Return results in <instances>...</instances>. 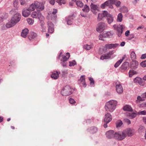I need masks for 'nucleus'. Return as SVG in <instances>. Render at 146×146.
Segmentation results:
<instances>
[{
	"label": "nucleus",
	"instance_id": "52",
	"mask_svg": "<svg viewBox=\"0 0 146 146\" xmlns=\"http://www.w3.org/2000/svg\"><path fill=\"white\" fill-rule=\"evenodd\" d=\"M14 5L15 7L17 8H18V2L17 1H15L14 3Z\"/></svg>",
	"mask_w": 146,
	"mask_h": 146
},
{
	"label": "nucleus",
	"instance_id": "51",
	"mask_svg": "<svg viewBox=\"0 0 146 146\" xmlns=\"http://www.w3.org/2000/svg\"><path fill=\"white\" fill-rule=\"evenodd\" d=\"M115 5L117 7H119L121 3L119 1H118L115 3Z\"/></svg>",
	"mask_w": 146,
	"mask_h": 146
},
{
	"label": "nucleus",
	"instance_id": "15",
	"mask_svg": "<svg viewBox=\"0 0 146 146\" xmlns=\"http://www.w3.org/2000/svg\"><path fill=\"white\" fill-rule=\"evenodd\" d=\"M116 90L118 94H121L123 92V88L120 84H119L116 85Z\"/></svg>",
	"mask_w": 146,
	"mask_h": 146
},
{
	"label": "nucleus",
	"instance_id": "3",
	"mask_svg": "<svg viewBox=\"0 0 146 146\" xmlns=\"http://www.w3.org/2000/svg\"><path fill=\"white\" fill-rule=\"evenodd\" d=\"M72 90L69 86H66L62 90L61 93L63 96H68L72 93Z\"/></svg>",
	"mask_w": 146,
	"mask_h": 146
},
{
	"label": "nucleus",
	"instance_id": "12",
	"mask_svg": "<svg viewBox=\"0 0 146 146\" xmlns=\"http://www.w3.org/2000/svg\"><path fill=\"white\" fill-rule=\"evenodd\" d=\"M112 120L111 115L109 113H107L105 115L104 121L106 123H108Z\"/></svg>",
	"mask_w": 146,
	"mask_h": 146
},
{
	"label": "nucleus",
	"instance_id": "57",
	"mask_svg": "<svg viewBox=\"0 0 146 146\" xmlns=\"http://www.w3.org/2000/svg\"><path fill=\"white\" fill-rule=\"evenodd\" d=\"M57 13V10L56 9H54L52 12V13L53 15H55Z\"/></svg>",
	"mask_w": 146,
	"mask_h": 146
},
{
	"label": "nucleus",
	"instance_id": "11",
	"mask_svg": "<svg viewBox=\"0 0 146 146\" xmlns=\"http://www.w3.org/2000/svg\"><path fill=\"white\" fill-rule=\"evenodd\" d=\"M124 131L125 132V133L129 137L132 136L134 133V130L130 128H128Z\"/></svg>",
	"mask_w": 146,
	"mask_h": 146
},
{
	"label": "nucleus",
	"instance_id": "38",
	"mask_svg": "<svg viewBox=\"0 0 146 146\" xmlns=\"http://www.w3.org/2000/svg\"><path fill=\"white\" fill-rule=\"evenodd\" d=\"M110 57V56H108V54H105L104 55H102L100 58L102 60H103L105 59H107Z\"/></svg>",
	"mask_w": 146,
	"mask_h": 146
},
{
	"label": "nucleus",
	"instance_id": "54",
	"mask_svg": "<svg viewBox=\"0 0 146 146\" xmlns=\"http://www.w3.org/2000/svg\"><path fill=\"white\" fill-rule=\"evenodd\" d=\"M103 38H104L103 36V35H100L99 36V39L100 40H104L103 39Z\"/></svg>",
	"mask_w": 146,
	"mask_h": 146
},
{
	"label": "nucleus",
	"instance_id": "50",
	"mask_svg": "<svg viewBox=\"0 0 146 146\" xmlns=\"http://www.w3.org/2000/svg\"><path fill=\"white\" fill-rule=\"evenodd\" d=\"M69 100L70 103L71 104H74L76 102L72 98H70Z\"/></svg>",
	"mask_w": 146,
	"mask_h": 146
},
{
	"label": "nucleus",
	"instance_id": "48",
	"mask_svg": "<svg viewBox=\"0 0 146 146\" xmlns=\"http://www.w3.org/2000/svg\"><path fill=\"white\" fill-rule=\"evenodd\" d=\"M124 122L129 125L131 124V121L130 120L128 119H124Z\"/></svg>",
	"mask_w": 146,
	"mask_h": 146
},
{
	"label": "nucleus",
	"instance_id": "13",
	"mask_svg": "<svg viewBox=\"0 0 146 146\" xmlns=\"http://www.w3.org/2000/svg\"><path fill=\"white\" fill-rule=\"evenodd\" d=\"M119 44H107L105 45L107 48L111 49L115 48L117 47Z\"/></svg>",
	"mask_w": 146,
	"mask_h": 146
},
{
	"label": "nucleus",
	"instance_id": "30",
	"mask_svg": "<svg viewBox=\"0 0 146 146\" xmlns=\"http://www.w3.org/2000/svg\"><path fill=\"white\" fill-rule=\"evenodd\" d=\"M123 16L121 13H119L117 16V21L118 22H121L122 21Z\"/></svg>",
	"mask_w": 146,
	"mask_h": 146
},
{
	"label": "nucleus",
	"instance_id": "10",
	"mask_svg": "<svg viewBox=\"0 0 146 146\" xmlns=\"http://www.w3.org/2000/svg\"><path fill=\"white\" fill-rule=\"evenodd\" d=\"M35 2L36 9L37 10L40 11L44 9V6L42 3L39 2L37 1H35Z\"/></svg>",
	"mask_w": 146,
	"mask_h": 146
},
{
	"label": "nucleus",
	"instance_id": "24",
	"mask_svg": "<svg viewBox=\"0 0 146 146\" xmlns=\"http://www.w3.org/2000/svg\"><path fill=\"white\" fill-rule=\"evenodd\" d=\"M27 9L26 10H24L22 12V14L23 16L25 17H28L30 14V11H28Z\"/></svg>",
	"mask_w": 146,
	"mask_h": 146
},
{
	"label": "nucleus",
	"instance_id": "58",
	"mask_svg": "<svg viewBox=\"0 0 146 146\" xmlns=\"http://www.w3.org/2000/svg\"><path fill=\"white\" fill-rule=\"evenodd\" d=\"M113 54V51H111L110 52L108 53V56H110V57L111 55L112 54Z\"/></svg>",
	"mask_w": 146,
	"mask_h": 146
},
{
	"label": "nucleus",
	"instance_id": "26",
	"mask_svg": "<svg viewBox=\"0 0 146 146\" xmlns=\"http://www.w3.org/2000/svg\"><path fill=\"white\" fill-rule=\"evenodd\" d=\"M73 19V17L72 16H69L66 19L67 24L68 25H70L72 23V22L71 21V19Z\"/></svg>",
	"mask_w": 146,
	"mask_h": 146
},
{
	"label": "nucleus",
	"instance_id": "32",
	"mask_svg": "<svg viewBox=\"0 0 146 146\" xmlns=\"http://www.w3.org/2000/svg\"><path fill=\"white\" fill-rule=\"evenodd\" d=\"M58 76V74L57 72L56 73L52 74L51 76V78L55 79H57Z\"/></svg>",
	"mask_w": 146,
	"mask_h": 146
},
{
	"label": "nucleus",
	"instance_id": "17",
	"mask_svg": "<svg viewBox=\"0 0 146 146\" xmlns=\"http://www.w3.org/2000/svg\"><path fill=\"white\" fill-rule=\"evenodd\" d=\"M35 9H36V6L34 2L30 5L27 9L29 11H34Z\"/></svg>",
	"mask_w": 146,
	"mask_h": 146
},
{
	"label": "nucleus",
	"instance_id": "64",
	"mask_svg": "<svg viewBox=\"0 0 146 146\" xmlns=\"http://www.w3.org/2000/svg\"><path fill=\"white\" fill-rule=\"evenodd\" d=\"M145 106L146 107V104H142L141 105V107H143V106Z\"/></svg>",
	"mask_w": 146,
	"mask_h": 146
},
{
	"label": "nucleus",
	"instance_id": "18",
	"mask_svg": "<svg viewBox=\"0 0 146 146\" xmlns=\"http://www.w3.org/2000/svg\"><path fill=\"white\" fill-rule=\"evenodd\" d=\"M146 98V92L143 93L141 96H139L137 97V102L142 101L145 100V99Z\"/></svg>",
	"mask_w": 146,
	"mask_h": 146
},
{
	"label": "nucleus",
	"instance_id": "16",
	"mask_svg": "<svg viewBox=\"0 0 146 146\" xmlns=\"http://www.w3.org/2000/svg\"><path fill=\"white\" fill-rule=\"evenodd\" d=\"M125 115L127 117H129L131 119L135 117L137 115L136 112L127 113H126Z\"/></svg>",
	"mask_w": 146,
	"mask_h": 146
},
{
	"label": "nucleus",
	"instance_id": "6",
	"mask_svg": "<svg viewBox=\"0 0 146 146\" xmlns=\"http://www.w3.org/2000/svg\"><path fill=\"white\" fill-rule=\"evenodd\" d=\"M31 16L33 18H37L40 20L44 18L41 13L38 11L33 12L32 13Z\"/></svg>",
	"mask_w": 146,
	"mask_h": 146
},
{
	"label": "nucleus",
	"instance_id": "9",
	"mask_svg": "<svg viewBox=\"0 0 146 146\" xmlns=\"http://www.w3.org/2000/svg\"><path fill=\"white\" fill-rule=\"evenodd\" d=\"M116 133H115L113 130H110L106 133V137L108 138H115V134Z\"/></svg>",
	"mask_w": 146,
	"mask_h": 146
},
{
	"label": "nucleus",
	"instance_id": "27",
	"mask_svg": "<svg viewBox=\"0 0 146 146\" xmlns=\"http://www.w3.org/2000/svg\"><path fill=\"white\" fill-rule=\"evenodd\" d=\"M137 83H138L141 86H144V83L143 80L141 78L139 77H137Z\"/></svg>",
	"mask_w": 146,
	"mask_h": 146
},
{
	"label": "nucleus",
	"instance_id": "14",
	"mask_svg": "<svg viewBox=\"0 0 146 146\" xmlns=\"http://www.w3.org/2000/svg\"><path fill=\"white\" fill-rule=\"evenodd\" d=\"M48 31L50 33H52L54 31L53 25L50 22H48Z\"/></svg>",
	"mask_w": 146,
	"mask_h": 146
},
{
	"label": "nucleus",
	"instance_id": "59",
	"mask_svg": "<svg viewBox=\"0 0 146 146\" xmlns=\"http://www.w3.org/2000/svg\"><path fill=\"white\" fill-rule=\"evenodd\" d=\"M50 3L52 5H54L55 3V0H50Z\"/></svg>",
	"mask_w": 146,
	"mask_h": 146
},
{
	"label": "nucleus",
	"instance_id": "36",
	"mask_svg": "<svg viewBox=\"0 0 146 146\" xmlns=\"http://www.w3.org/2000/svg\"><path fill=\"white\" fill-rule=\"evenodd\" d=\"M109 4V1H106L105 3L102 4L101 7L102 9L104 8L106 6L108 5Z\"/></svg>",
	"mask_w": 146,
	"mask_h": 146
},
{
	"label": "nucleus",
	"instance_id": "47",
	"mask_svg": "<svg viewBox=\"0 0 146 146\" xmlns=\"http://www.w3.org/2000/svg\"><path fill=\"white\" fill-rule=\"evenodd\" d=\"M102 13L104 17H107L108 15H110V14H108L106 11H103Z\"/></svg>",
	"mask_w": 146,
	"mask_h": 146
},
{
	"label": "nucleus",
	"instance_id": "42",
	"mask_svg": "<svg viewBox=\"0 0 146 146\" xmlns=\"http://www.w3.org/2000/svg\"><path fill=\"white\" fill-rule=\"evenodd\" d=\"M84 48L86 50H89L91 48L92 46L90 45L86 44L84 46Z\"/></svg>",
	"mask_w": 146,
	"mask_h": 146
},
{
	"label": "nucleus",
	"instance_id": "60",
	"mask_svg": "<svg viewBox=\"0 0 146 146\" xmlns=\"http://www.w3.org/2000/svg\"><path fill=\"white\" fill-rule=\"evenodd\" d=\"M129 33V31H126L125 33V35L126 36H128Z\"/></svg>",
	"mask_w": 146,
	"mask_h": 146
},
{
	"label": "nucleus",
	"instance_id": "5",
	"mask_svg": "<svg viewBox=\"0 0 146 146\" xmlns=\"http://www.w3.org/2000/svg\"><path fill=\"white\" fill-rule=\"evenodd\" d=\"M126 136V134L124 131L120 133H116L115 134V138L118 140H121L124 139Z\"/></svg>",
	"mask_w": 146,
	"mask_h": 146
},
{
	"label": "nucleus",
	"instance_id": "62",
	"mask_svg": "<svg viewBox=\"0 0 146 146\" xmlns=\"http://www.w3.org/2000/svg\"><path fill=\"white\" fill-rule=\"evenodd\" d=\"M133 82L134 83H136L137 82V77L135 78L133 80Z\"/></svg>",
	"mask_w": 146,
	"mask_h": 146
},
{
	"label": "nucleus",
	"instance_id": "7",
	"mask_svg": "<svg viewBox=\"0 0 146 146\" xmlns=\"http://www.w3.org/2000/svg\"><path fill=\"white\" fill-rule=\"evenodd\" d=\"M91 10L94 13L96 14L97 11H99V8L98 5L91 3L90 5Z\"/></svg>",
	"mask_w": 146,
	"mask_h": 146
},
{
	"label": "nucleus",
	"instance_id": "2",
	"mask_svg": "<svg viewBox=\"0 0 146 146\" xmlns=\"http://www.w3.org/2000/svg\"><path fill=\"white\" fill-rule=\"evenodd\" d=\"M117 102L114 100H111L106 102L105 106L106 111H112L115 108Z\"/></svg>",
	"mask_w": 146,
	"mask_h": 146
},
{
	"label": "nucleus",
	"instance_id": "43",
	"mask_svg": "<svg viewBox=\"0 0 146 146\" xmlns=\"http://www.w3.org/2000/svg\"><path fill=\"white\" fill-rule=\"evenodd\" d=\"M27 21L29 25L33 24L34 23V21L31 19H27Z\"/></svg>",
	"mask_w": 146,
	"mask_h": 146
},
{
	"label": "nucleus",
	"instance_id": "39",
	"mask_svg": "<svg viewBox=\"0 0 146 146\" xmlns=\"http://www.w3.org/2000/svg\"><path fill=\"white\" fill-rule=\"evenodd\" d=\"M76 4L78 6L80 7H82L83 5L82 3L80 1H77Z\"/></svg>",
	"mask_w": 146,
	"mask_h": 146
},
{
	"label": "nucleus",
	"instance_id": "63",
	"mask_svg": "<svg viewBox=\"0 0 146 146\" xmlns=\"http://www.w3.org/2000/svg\"><path fill=\"white\" fill-rule=\"evenodd\" d=\"M143 121L146 123V117H144L143 118Z\"/></svg>",
	"mask_w": 146,
	"mask_h": 146
},
{
	"label": "nucleus",
	"instance_id": "23",
	"mask_svg": "<svg viewBox=\"0 0 146 146\" xmlns=\"http://www.w3.org/2000/svg\"><path fill=\"white\" fill-rule=\"evenodd\" d=\"M124 110L127 111H131L132 109L131 106L128 105L124 106L123 108Z\"/></svg>",
	"mask_w": 146,
	"mask_h": 146
},
{
	"label": "nucleus",
	"instance_id": "35",
	"mask_svg": "<svg viewBox=\"0 0 146 146\" xmlns=\"http://www.w3.org/2000/svg\"><path fill=\"white\" fill-rule=\"evenodd\" d=\"M112 35L113 34L110 32H108L106 33L103 34V36L104 37L106 38Z\"/></svg>",
	"mask_w": 146,
	"mask_h": 146
},
{
	"label": "nucleus",
	"instance_id": "55",
	"mask_svg": "<svg viewBox=\"0 0 146 146\" xmlns=\"http://www.w3.org/2000/svg\"><path fill=\"white\" fill-rule=\"evenodd\" d=\"M145 58H146V55L145 54H142L141 57V59H144Z\"/></svg>",
	"mask_w": 146,
	"mask_h": 146
},
{
	"label": "nucleus",
	"instance_id": "8",
	"mask_svg": "<svg viewBox=\"0 0 146 146\" xmlns=\"http://www.w3.org/2000/svg\"><path fill=\"white\" fill-rule=\"evenodd\" d=\"M105 24L103 22L99 23L98 25V27L96 29L97 31L99 32H102L105 29Z\"/></svg>",
	"mask_w": 146,
	"mask_h": 146
},
{
	"label": "nucleus",
	"instance_id": "28",
	"mask_svg": "<svg viewBox=\"0 0 146 146\" xmlns=\"http://www.w3.org/2000/svg\"><path fill=\"white\" fill-rule=\"evenodd\" d=\"M123 122L121 120H118L116 122V126L117 128L121 127L123 125Z\"/></svg>",
	"mask_w": 146,
	"mask_h": 146
},
{
	"label": "nucleus",
	"instance_id": "34",
	"mask_svg": "<svg viewBox=\"0 0 146 146\" xmlns=\"http://www.w3.org/2000/svg\"><path fill=\"white\" fill-rule=\"evenodd\" d=\"M85 79L84 76H81L80 80L81 82H82V83L83 84L84 86L86 87V84L85 82Z\"/></svg>",
	"mask_w": 146,
	"mask_h": 146
},
{
	"label": "nucleus",
	"instance_id": "41",
	"mask_svg": "<svg viewBox=\"0 0 146 146\" xmlns=\"http://www.w3.org/2000/svg\"><path fill=\"white\" fill-rule=\"evenodd\" d=\"M58 4L61 5L62 4H64L65 3L64 0H57Z\"/></svg>",
	"mask_w": 146,
	"mask_h": 146
},
{
	"label": "nucleus",
	"instance_id": "21",
	"mask_svg": "<svg viewBox=\"0 0 146 146\" xmlns=\"http://www.w3.org/2000/svg\"><path fill=\"white\" fill-rule=\"evenodd\" d=\"M131 58L133 62L136 63V56L135 53L134 52H132L131 53Z\"/></svg>",
	"mask_w": 146,
	"mask_h": 146
},
{
	"label": "nucleus",
	"instance_id": "40",
	"mask_svg": "<svg viewBox=\"0 0 146 146\" xmlns=\"http://www.w3.org/2000/svg\"><path fill=\"white\" fill-rule=\"evenodd\" d=\"M137 114L140 115H146V110H144L139 111L137 113Z\"/></svg>",
	"mask_w": 146,
	"mask_h": 146
},
{
	"label": "nucleus",
	"instance_id": "46",
	"mask_svg": "<svg viewBox=\"0 0 146 146\" xmlns=\"http://www.w3.org/2000/svg\"><path fill=\"white\" fill-rule=\"evenodd\" d=\"M69 63V66H72L75 65L76 64V63L75 61L73 60L72 62H70Z\"/></svg>",
	"mask_w": 146,
	"mask_h": 146
},
{
	"label": "nucleus",
	"instance_id": "61",
	"mask_svg": "<svg viewBox=\"0 0 146 146\" xmlns=\"http://www.w3.org/2000/svg\"><path fill=\"white\" fill-rule=\"evenodd\" d=\"M125 43L124 42H122L120 44V46H123L125 44Z\"/></svg>",
	"mask_w": 146,
	"mask_h": 146
},
{
	"label": "nucleus",
	"instance_id": "1",
	"mask_svg": "<svg viewBox=\"0 0 146 146\" xmlns=\"http://www.w3.org/2000/svg\"><path fill=\"white\" fill-rule=\"evenodd\" d=\"M20 18V15L18 13H16L12 17L10 21L6 24V27L7 28L12 27L19 21Z\"/></svg>",
	"mask_w": 146,
	"mask_h": 146
},
{
	"label": "nucleus",
	"instance_id": "53",
	"mask_svg": "<svg viewBox=\"0 0 146 146\" xmlns=\"http://www.w3.org/2000/svg\"><path fill=\"white\" fill-rule=\"evenodd\" d=\"M109 3L110 4H112L115 3V1L114 0H108Z\"/></svg>",
	"mask_w": 146,
	"mask_h": 146
},
{
	"label": "nucleus",
	"instance_id": "4",
	"mask_svg": "<svg viewBox=\"0 0 146 146\" xmlns=\"http://www.w3.org/2000/svg\"><path fill=\"white\" fill-rule=\"evenodd\" d=\"M113 27L117 31L119 36H121L123 32V30L125 28V27L123 25H120L119 27L117 25H113Z\"/></svg>",
	"mask_w": 146,
	"mask_h": 146
},
{
	"label": "nucleus",
	"instance_id": "33",
	"mask_svg": "<svg viewBox=\"0 0 146 146\" xmlns=\"http://www.w3.org/2000/svg\"><path fill=\"white\" fill-rule=\"evenodd\" d=\"M104 17L102 13H99L97 18V20L98 21H101L103 19Z\"/></svg>",
	"mask_w": 146,
	"mask_h": 146
},
{
	"label": "nucleus",
	"instance_id": "19",
	"mask_svg": "<svg viewBox=\"0 0 146 146\" xmlns=\"http://www.w3.org/2000/svg\"><path fill=\"white\" fill-rule=\"evenodd\" d=\"M28 33V30L27 29H25L22 30L21 33V36L22 37L25 38L27 36Z\"/></svg>",
	"mask_w": 146,
	"mask_h": 146
},
{
	"label": "nucleus",
	"instance_id": "49",
	"mask_svg": "<svg viewBox=\"0 0 146 146\" xmlns=\"http://www.w3.org/2000/svg\"><path fill=\"white\" fill-rule=\"evenodd\" d=\"M89 80H90V84L91 85H94V81L93 80V79L92 78H89Z\"/></svg>",
	"mask_w": 146,
	"mask_h": 146
},
{
	"label": "nucleus",
	"instance_id": "31",
	"mask_svg": "<svg viewBox=\"0 0 146 146\" xmlns=\"http://www.w3.org/2000/svg\"><path fill=\"white\" fill-rule=\"evenodd\" d=\"M124 58L123 57V58L120 60H119L115 64L114 67L115 68H117L118 67L119 65L121 63L123 60L124 59Z\"/></svg>",
	"mask_w": 146,
	"mask_h": 146
},
{
	"label": "nucleus",
	"instance_id": "44",
	"mask_svg": "<svg viewBox=\"0 0 146 146\" xmlns=\"http://www.w3.org/2000/svg\"><path fill=\"white\" fill-rule=\"evenodd\" d=\"M121 9V11L124 13H126L128 11L127 8L126 7H123Z\"/></svg>",
	"mask_w": 146,
	"mask_h": 146
},
{
	"label": "nucleus",
	"instance_id": "29",
	"mask_svg": "<svg viewBox=\"0 0 146 146\" xmlns=\"http://www.w3.org/2000/svg\"><path fill=\"white\" fill-rule=\"evenodd\" d=\"M137 73L136 71L134 70H131L129 71V76L132 77L134 75L136 74Z\"/></svg>",
	"mask_w": 146,
	"mask_h": 146
},
{
	"label": "nucleus",
	"instance_id": "20",
	"mask_svg": "<svg viewBox=\"0 0 146 146\" xmlns=\"http://www.w3.org/2000/svg\"><path fill=\"white\" fill-rule=\"evenodd\" d=\"M70 56V55L69 53L68 52L67 53L66 56H62V59L61 60V61L63 62L67 61L69 58Z\"/></svg>",
	"mask_w": 146,
	"mask_h": 146
},
{
	"label": "nucleus",
	"instance_id": "22",
	"mask_svg": "<svg viewBox=\"0 0 146 146\" xmlns=\"http://www.w3.org/2000/svg\"><path fill=\"white\" fill-rule=\"evenodd\" d=\"M36 36L37 35L36 33L34 32H32L30 33L29 36L28 37L30 40H31L35 38Z\"/></svg>",
	"mask_w": 146,
	"mask_h": 146
},
{
	"label": "nucleus",
	"instance_id": "25",
	"mask_svg": "<svg viewBox=\"0 0 146 146\" xmlns=\"http://www.w3.org/2000/svg\"><path fill=\"white\" fill-rule=\"evenodd\" d=\"M107 20L109 24L111 23L113 21V17L111 15H108L107 17Z\"/></svg>",
	"mask_w": 146,
	"mask_h": 146
},
{
	"label": "nucleus",
	"instance_id": "45",
	"mask_svg": "<svg viewBox=\"0 0 146 146\" xmlns=\"http://www.w3.org/2000/svg\"><path fill=\"white\" fill-rule=\"evenodd\" d=\"M140 65L142 67H146V60L141 62L140 64Z\"/></svg>",
	"mask_w": 146,
	"mask_h": 146
},
{
	"label": "nucleus",
	"instance_id": "37",
	"mask_svg": "<svg viewBox=\"0 0 146 146\" xmlns=\"http://www.w3.org/2000/svg\"><path fill=\"white\" fill-rule=\"evenodd\" d=\"M83 11L85 12H88L90 11V8L87 5H85L83 9Z\"/></svg>",
	"mask_w": 146,
	"mask_h": 146
},
{
	"label": "nucleus",
	"instance_id": "56",
	"mask_svg": "<svg viewBox=\"0 0 146 146\" xmlns=\"http://www.w3.org/2000/svg\"><path fill=\"white\" fill-rule=\"evenodd\" d=\"M126 64V63H124L122 64V67L123 69H124L127 68L126 66H125Z\"/></svg>",
	"mask_w": 146,
	"mask_h": 146
}]
</instances>
